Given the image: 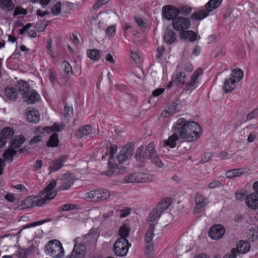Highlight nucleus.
<instances>
[{
    "label": "nucleus",
    "instance_id": "obj_15",
    "mask_svg": "<svg viewBox=\"0 0 258 258\" xmlns=\"http://www.w3.org/2000/svg\"><path fill=\"white\" fill-rule=\"evenodd\" d=\"M162 15L165 19L173 21L178 17V9L173 5H165L162 7Z\"/></svg>",
    "mask_w": 258,
    "mask_h": 258
},
{
    "label": "nucleus",
    "instance_id": "obj_9",
    "mask_svg": "<svg viewBox=\"0 0 258 258\" xmlns=\"http://www.w3.org/2000/svg\"><path fill=\"white\" fill-rule=\"evenodd\" d=\"M153 179V177L147 173L138 172L129 174L124 178L126 183H145L149 182Z\"/></svg>",
    "mask_w": 258,
    "mask_h": 258
},
{
    "label": "nucleus",
    "instance_id": "obj_31",
    "mask_svg": "<svg viewBox=\"0 0 258 258\" xmlns=\"http://www.w3.org/2000/svg\"><path fill=\"white\" fill-rule=\"evenodd\" d=\"M246 173L244 169L237 168L226 171L225 176L227 178H232L245 174Z\"/></svg>",
    "mask_w": 258,
    "mask_h": 258
},
{
    "label": "nucleus",
    "instance_id": "obj_33",
    "mask_svg": "<svg viewBox=\"0 0 258 258\" xmlns=\"http://www.w3.org/2000/svg\"><path fill=\"white\" fill-rule=\"evenodd\" d=\"M16 88L18 92L23 95L28 92L29 90L30 86L26 81L19 80L17 82Z\"/></svg>",
    "mask_w": 258,
    "mask_h": 258
},
{
    "label": "nucleus",
    "instance_id": "obj_24",
    "mask_svg": "<svg viewBox=\"0 0 258 258\" xmlns=\"http://www.w3.org/2000/svg\"><path fill=\"white\" fill-rule=\"evenodd\" d=\"M26 119L27 121L29 122L38 123L40 119L38 111L35 109L28 108L26 111Z\"/></svg>",
    "mask_w": 258,
    "mask_h": 258
},
{
    "label": "nucleus",
    "instance_id": "obj_11",
    "mask_svg": "<svg viewBox=\"0 0 258 258\" xmlns=\"http://www.w3.org/2000/svg\"><path fill=\"white\" fill-rule=\"evenodd\" d=\"M203 70L199 68L194 72L190 80L184 85L183 91L184 92H189L190 93L198 87L200 84L199 77L203 74Z\"/></svg>",
    "mask_w": 258,
    "mask_h": 258
},
{
    "label": "nucleus",
    "instance_id": "obj_14",
    "mask_svg": "<svg viewBox=\"0 0 258 258\" xmlns=\"http://www.w3.org/2000/svg\"><path fill=\"white\" fill-rule=\"evenodd\" d=\"M190 24L189 19L186 17H178L172 22L173 29L181 32L189 28Z\"/></svg>",
    "mask_w": 258,
    "mask_h": 258
},
{
    "label": "nucleus",
    "instance_id": "obj_25",
    "mask_svg": "<svg viewBox=\"0 0 258 258\" xmlns=\"http://www.w3.org/2000/svg\"><path fill=\"white\" fill-rule=\"evenodd\" d=\"M247 207L251 209L258 208V193H251L247 195L245 199Z\"/></svg>",
    "mask_w": 258,
    "mask_h": 258
},
{
    "label": "nucleus",
    "instance_id": "obj_63",
    "mask_svg": "<svg viewBox=\"0 0 258 258\" xmlns=\"http://www.w3.org/2000/svg\"><path fill=\"white\" fill-rule=\"evenodd\" d=\"M56 185V181L55 180H52L50 181L44 188L43 191L54 190V188Z\"/></svg>",
    "mask_w": 258,
    "mask_h": 258
},
{
    "label": "nucleus",
    "instance_id": "obj_27",
    "mask_svg": "<svg viewBox=\"0 0 258 258\" xmlns=\"http://www.w3.org/2000/svg\"><path fill=\"white\" fill-rule=\"evenodd\" d=\"M24 100L29 104L34 103L40 99L39 94L34 90L29 91V90L25 94L23 95Z\"/></svg>",
    "mask_w": 258,
    "mask_h": 258
},
{
    "label": "nucleus",
    "instance_id": "obj_60",
    "mask_svg": "<svg viewBox=\"0 0 258 258\" xmlns=\"http://www.w3.org/2000/svg\"><path fill=\"white\" fill-rule=\"evenodd\" d=\"M38 131L41 134H43L44 133L50 134L51 132H52L51 126H46L45 127H39L38 128Z\"/></svg>",
    "mask_w": 258,
    "mask_h": 258
},
{
    "label": "nucleus",
    "instance_id": "obj_56",
    "mask_svg": "<svg viewBox=\"0 0 258 258\" xmlns=\"http://www.w3.org/2000/svg\"><path fill=\"white\" fill-rule=\"evenodd\" d=\"M27 14V11L26 9L21 7L16 8L14 12V16H17L20 14L26 15Z\"/></svg>",
    "mask_w": 258,
    "mask_h": 258
},
{
    "label": "nucleus",
    "instance_id": "obj_34",
    "mask_svg": "<svg viewBox=\"0 0 258 258\" xmlns=\"http://www.w3.org/2000/svg\"><path fill=\"white\" fill-rule=\"evenodd\" d=\"M44 194H45L44 197L42 198V200H43V205L46 203L47 201L53 199L56 196L57 192L56 190H42L41 191V195H43Z\"/></svg>",
    "mask_w": 258,
    "mask_h": 258
},
{
    "label": "nucleus",
    "instance_id": "obj_5",
    "mask_svg": "<svg viewBox=\"0 0 258 258\" xmlns=\"http://www.w3.org/2000/svg\"><path fill=\"white\" fill-rule=\"evenodd\" d=\"M202 133V128L200 124L195 121H189L186 126L185 137L182 139L187 142H194L198 140Z\"/></svg>",
    "mask_w": 258,
    "mask_h": 258
},
{
    "label": "nucleus",
    "instance_id": "obj_19",
    "mask_svg": "<svg viewBox=\"0 0 258 258\" xmlns=\"http://www.w3.org/2000/svg\"><path fill=\"white\" fill-rule=\"evenodd\" d=\"M96 130L91 125H85L80 127L76 132L75 136L79 139L94 135Z\"/></svg>",
    "mask_w": 258,
    "mask_h": 258
},
{
    "label": "nucleus",
    "instance_id": "obj_51",
    "mask_svg": "<svg viewBox=\"0 0 258 258\" xmlns=\"http://www.w3.org/2000/svg\"><path fill=\"white\" fill-rule=\"evenodd\" d=\"M61 4L60 2H57L51 9V13L54 16H57L60 12Z\"/></svg>",
    "mask_w": 258,
    "mask_h": 258
},
{
    "label": "nucleus",
    "instance_id": "obj_8",
    "mask_svg": "<svg viewBox=\"0 0 258 258\" xmlns=\"http://www.w3.org/2000/svg\"><path fill=\"white\" fill-rule=\"evenodd\" d=\"M131 246V244L128 242L127 239L119 238L114 243L113 250L116 255L123 256L126 255Z\"/></svg>",
    "mask_w": 258,
    "mask_h": 258
},
{
    "label": "nucleus",
    "instance_id": "obj_57",
    "mask_svg": "<svg viewBox=\"0 0 258 258\" xmlns=\"http://www.w3.org/2000/svg\"><path fill=\"white\" fill-rule=\"evenodd\" d=\"M116 31V27L114 25L109 26L106 30V35L109 37H112L114 35Z\"/></svg>",
    "mask_w": 258,
    "mask_h": 258
},
{
    "label": "nucleus",
    "instance_id": "obj_36",
    "mask_svg": "<svg viewBox=\"0 0 258 258\" xmlns=\"http://www.w3.org/2000/svg\"><path fill=\"white\" fill-rule=\"evenodd\" d=\"M135 158L137 160L141 161H143L145 159L147 158L145 149L143 146H141L137 149Z\"/></svg>",
    "mask_w": 258,
    "mask_h": 258
},
{
    "label": "nucleus",
    "instance_id": "obj_45",
    "mask_svg": "<svg viewBox=\"0 0 258 258\" xmlns=\"http://www.w3.org/2000/svg\"><path fill=\"white\" fill-rule=\"evenodd\" d=\"M14 133V131L13 129L9 127H7L2 130L1 135L6 140L7 138H11L13 136Z\"/></svg>",
    "mask_w": 258,
    "mask_h": 258
},
{
    "label": "nucleus",
    "instance_id": "obj_55",
    "mask_svg": "<svg viewBox=\"0 0 258 258\" xmlns=\"http://www.w3.org/2000/svg\"><path fill=\"white\" fill-rule=\"evenodd\" d=\"M221 186L222 183L220 181L218 180H215L208 184L207 188L214 189L217 187H220Z\"/></svg>",
    "mask_w": 258,
    "mask_h": 258
},
{
    "label": "nucleus",
    "instance_id": "obj_2",
    "mask_svg": "<svg viewBox=\"0 0 258 258\" xmlns=\"http://www.w3.org/2000/svg\"><path fill=\"white\" fill-rule=\"evenodd\" d=\"M172 203L171 198L167 197L159 202L155 208L153 209L148 217V221L153 222L159 220L163 212L166 210Z\"/></svg>",
    "mask_w": 258,
    "mask_h": 258
},
{
    "label": "nucleus",
    "instance_id": "obj_13",
    "mask_svg": "<svg viewBox=\"0 0 258 258\" xmlns=\"http://www.w3.org/2000/svg\"><path fill=\"white\" fill-rule=\"evenodd\" d=\"M188 122L189 121H187L183 118L178 119L171 127L172 133L175 134L180 138H182V137H185L184 134L186 132V126Z\"/></svg>",
    "mask_w": 258,
    "mask_h": 258
},
{
    "label": "nucleus",
    "instance_id": "obj_4",
    "mask_svg": "<svg viewBox=\"0 0 258 258\" xmlns=\"http://www.w3.org/2000/svg\"><path fill=\"white\" fill-rule=\"evenodd\" d=\"M222 2V0H210L207 3L205 10L194 12L191 14L190 18L194 20H200L206 18L211 11L219 7Z\"/></svg>",
    "mask_w": 258,
    "mask_h": 258
},
{
    "label": "nucleus",
    "instance_id": "obj_20",
    "mask_svg": "<svg viewBox=\"0 0 258 258\" xmlns=\"http://www.w3.org/2000/svg\"><path fill=\"white\" fill-rule=\"evenodd\" d=\"M195 201L196 205L194 209V213H202L207 205L206 199L201 194L197 192L195 196Z\"/></svg>",
    "mask_w": 258,
    "mask_h": 258
},
{
    "label": "nucleus",
    "instance_id": "obj_18",
    "mask_svg": "<svg viewBox=\"0 0 258 258\" xmlns=\"http://www.w3.org/2000/svg\"><path fill=\"white\" fill-rule=\"evenodd\" d=\"M85 254V246L76 241L72 253L66 258H83Z\"/></svg>",
    "mask_w": 258,
    "mask_h": 258
},
{
    "label": "nucleus",
    "instance_id": "obj_61",
    "mask_svg": "<svg viewBox=\"0 0 258 258\" xmlns=\"http://www.w3.org/2000/svg\"><path fill=\"white\" fill-rule=\"evenodd\" d=\"M51 221H52V220L50 218H47V219H45L40 220V221H35V222H33V223H32L31 224V226H39V225L43 224L47 222H51Z\"/></svg>",
    "mask_w": 258,
    "mask_h": 258
},
{
    "label": "nucleus",
    "instance_id": "obj_10",
    "mask_svg": "<svg viewBox=\"0 0 258 258\" xmlns=\"http://www.w3.org/2000/svg\"><path fill=\"white\" fill-rule=\"evenodd\" d=\"M147 158H149L156 166L161 168L163 166V163L158 156L157 151L155 150V144L153 141L151 142L145 148Z\"/></svg>",
    "mask_w": 258,
    "mask_h": 258
},
{
    "label": "nucleus",
    "instance_id": "obj_26",
    "mask_svg": "<svg viewBox=\"0 0 258 258\" xmlns=\"http://www.w3.org/2000/svg\"><path fill=\"white\" fill-rule=\"evenodd\" d=\"M178 103L177 101H172L169 103L165 107L162 114L164 117L167 118L170 116L171 114H175L177 110L179 109Z\"/></svg>",
    "mask_w": 258,
    "mask_h": 258
},
{
    "label": "nucleus",
    "instance_id": "obj_62",
    "mask_svg": "<svg viewBox=\"0 0 258 258\" xmlns=\"http://www.w3.org/2000/svg\"><path fill=\"white\" fill-rule=\"evenodd\" d=\"M213 157V154L211 152L206 153L203 156L201 161L203 163H206L210 161Z\"/></svg>",
    "mask_w": 258,
    "mask_h": 258
},
{
    "label": "nucleus",
    "instance_id": "obj_17",
    "mask_svg": "<svg viewBox=\"0 0 258 258\" xmlns=\"http://www.w3.org/2000/svg\"><path fill=\"white\" fill-rule=\"evenodd\" d=\"M225 232L224 227L221 224L213 225L209 230V236L212 239H219Z\"/></svg>",
    "mask_w": 258,
    "mask_h": 258
},
{
    "label": "nucleus",
    "instance_id": "obj_6",
    "mask_svg": "<svg viewBox=\"0 0 258 258\" xmlns=\"http://www.w3.org/2000/svg\"><path fill=\"white\" fill-rule=\"evenodd\" d=\"M48 254L54 258L61 257L64 253V250L60 242L57 240L49 241L45 246Z\"/></svg>",
    "mask_w": 258,
    "mask_h": 258
},
{
    "label": "nucleus",
    "instance_id": "obj_53",
    "mask_svg": "<svg viewBox=\"0 0 258 258\" xmlns=\"http://www.w3.org/2000/svg\"><path fill=\"white\" fill-rule=\"evenodd\" d=\"M52 132H59L63 129L64 126L62 122H54L51 126Z\"/></svg>",
    "mask_w": 258,
    "mask_h": 258
},
{
    "label": "nucleus",
    "instance_id": "obj_23",
    "mask_svg": "<svg viewBox=\"0 0 258 258\" xmlns=\"http://www.w3.org/2000/svg\"><path fill=\"white\" fill-rule=\"evenodd\" d=\"M175 134L170 136L167 139L163 140L160 142V146L162 148L173 149L176 147L177 142L179 139Z\"/></svg>",
    "mask_w": 258,
    "mask_h": 258
},
{
    "label": "nucleus",
    "instance_id": "obj_47",
    "mask_svg": "<svg viewBox=\"0 0 258 258\" xmlns=\"http://www.w3.org/2000/svg\"><path fill=\"white\" fill-rule=\"evenodd\" d=\"M5 93L7 97L10 100H14L17 98V94L15 89L13 87L8 88L6 89Z\"/></svg>",
    "mask_w": 258,
    "mask_h": 258
},
{
    "label": "nucleus",
    "instance_id": "obj_64",
    "mask_svg": "<svg viewBox=\"0 0 258 258\" xmlns=\"http://www.w3.org/2000/svg\"><path fill=\"white\" fill-rule=\"evenodd\" d=\"M223 258H236V249H232L231 252L225 254Z\"/></svg>",
    "mask_w": 258,
    "mask_h": 258
},
{
    "label": "nucleus",
    "instance_id": "obj_58",
    "mask_svg": "<svg viewBox=\"0 0 258 258\" xmlns=\"http://www.w3.org/2000/svg\"><path fill=\"white\" fill-rule=\"evenodd\" d=\"M12 188L20 190L21 192L26 193L28 191L27 188L22 184H18L16 185H12Z\"/></svg>",
    "mask_w": 258,
    "mask_h": 258
},
{
    "label": "nucleus",
    "instance_id": "obj_22",
    "mask_svg": "<svg viewBox=\"0 0 258 258\" xmlns=\"http://www.w3.org/2000/svg\"><path fill=\"white\" fill-rule=\"evenodd\" d=\"M63 180L59 189L63 190L69 189L76 180L75 175L72 173H66L63 175Z\"/></svg>",
    "mask_w": 258,
    "mask_h": 258
},
{
    "label": "nucleus",
    "instance_id": "obj_52",
    "mask_svg": "<svg viewBox=\"0 0 258 258\" xmlns=\"http://www.w3.org/2000/svg\"><path fill=\"white\" fill-rule=\"evenodd\" d=\"M135 21L140 28H147V24L141 17L136 16Z\"/></svg>",
    "mask_w": 258,
    "mask_h": 258
},
{
    "label": "nucleus",
    "instance_id": "obj_48",
    "mask_svg": "<svg viewBox=\"0 0 258 258\" xmlns=\"http://www.w3.org/2000/svg\"><path fill=\"white\" fill-rule=\"evenodd\" d=\"M61 67L63 68L64 72L67 75H69L70 73L71 74H73L72 66L68 61L66 60L63 61L61 63Z\"/></svg>",
    "mask_w": 258,
    "mask_h": 258
},
{
    "label": "nucleus",
    "instance_id": "obj_29",
    "mask_svg": "<svg viewBox=\"0 0 258 258\" xmlns=\"http://www.w3.org/2000/svg\"><path fill=\"white\" fill-rule=\"evenodd\" d=\"M163 39L167 44L170 45L176 41V34L172 30L167 29L164 32Z\"/></svg>",
    "mask_w": 258,
    "mask_h": 258
},
{
    "label": "nucleus",
    "instance_id": "obj_50",
    "mask_svg": "<svg viewBox=\"0 0 258 258\" xmlns=\"http://www.w3.org/2000/svg\"><path fill=\"white\" fill-rule=\"evenodd\" d=\"M132 211V209L129 207H126L124 209H120L118 211L119 217L120 218H123L128 216Z\"/></svg>",
    "mask_w": 258,
    "mask_h": 258
},
{
    "label": "nucleus",
    "instance_id": "obj_28",
    "mask_svg": "<svg viewBox=\"0 0 258 258\" xmlns=\"http://www.w3.org/2000/svg\"><path fill=\"white\" fill-rule=\"evenodd\" d=\"M250 244L247 241L240 240L236 244V253H239L244 254L249 251L250 249Z\"/></svg>",
    "mask_w": 258,
    "mask_h": 258
},
{
    "label": "nucleus",
    "instance_id": "obj_43",
    "mask_svg": "<svg viewBox=\"0 0 258 258\" xmlns=\"http://www.w3.org/2000/svg\"><path fill=\"white\" fill-rule=\"evenodd\" d=\"M186 79V76L185 73L183 72H179L176 74L174 81L184 85L185 83Z\"/></svg>",
    "mask_w": 258,
    "mask_h": 258
},
{
    "label": "nucleus",
    "instance_id": "obj_38",
    "mask_svg": "<svg viewBox=\"0 0 258 258\" xmlns=\"http://www.w3.org/2000/svg\"><path fill=\"white\" fill-rule=\"evenodd\" d=\"M59 140L57 134L53 133L50 137L47 142L48 147H56L58 145Z\"/></svg>",
    "mask_w": 258,
    "mask_h": 258
},
{
    "label": "nucleus",
    "instance_id": "obj_49",
    "mask_svg": "<svg viewBox=\"0 0 258 258\" xmlns=\"http://www.w3.org/2000/svg\"><path fill=\"white\" fill-rule=\"evenodd\" d=\"M64 116L66 118L71 117L74 114L73 107L67 104L64 107Z\"/></svg>",
    "mask_w": 258,
    "mask_h": 258
},
{
    "label": "nucleus",
    "instance_id": "obj_40",
    "mask_svg": "<svg viewBox=\"0 0 258 258\" xmlns=\"http://www.w3.org/2000/svg\"><path fill=\"white\" fill-rule=\"evenodd\" d=\"M0 8L9 11L12 10L14 5L12 0H0Z\"/></svg>",
    "mask_w": 258,
    "mask_h": 258
},
{
    "label": "nucleus",
    "instance_id": "obj_35",
    "mask_svg": "<svg viewBox=\"0 0 258 258\" xmlns=\"http://www.w3.org/2000/svg\"><path fill=\"white\" fill-rule=\"evenodd\" d=\"M17 151L13 149H8L3 153L4 161H10L12 162L14 156L17 155Z\"/></svg>",
    "mask_w": 258,
    "mask_h": 258
},
{
    "label": "nucleus",
    "instance_id": "obj_39",
    "mask_svg": "<svg viewBox=\"0 0 258 258\" xmlns=\"http://www.w3.org/2000/svg\"><path fill=\"white\" fill-rule=\"evenodd\" d=\"M178 9V15L180 14L183 16L188 15L192 11V8L187 5H181Z\"/></svg>",
    "mask_w": 258,
    "mask_h": 258
},
{
    "label": "nucleus",
    "instance_id": "obj_37",
    "mask_svg": "<svg viewBox=\"0 0 258 258\" xmlns=\"http://www.w3.org/2000/svg\"><path fill=\"white\" fill-rule=\"evenodd\" d=\"M155 227V226L154 224H151L150 225L146 234V243H150V242H153Z\"/></svg>",
    "mask_w": 258,
    "mask_h": 258
},
{
    "label": "nucleus",
    "instance_id": "obj_46",
    "mask_svg": "<svg viewBox=\"0 0 258 258\" xmlns=\"http://www.w3.org/2000/svg\"><path fill=\"white\" fill-rule=\"evenodd\" d=\"M145 253L150 258H152L154 254V245L153 242L146 243Z\"/></svg>",
    "mask_w": 258,
    "mask_h": 258
},
{
    "label": "nucleus",
    "instance_id": "obj_30",
    "mask_svg": "<svg viewBox=\"0 0 258 258\" xmlns=\"http://www.w3.org/2000/svg\"><path fill=\"white\" fill-rule=\"evenodd\" d=\"M180 37L182 39H188L190 42H195L197 40L198 38L197 33L192 30H187L181 32Z\"/></svg>",
    "mask_w": 258,
    "mask_h": 258
},
{
    "label": "nucleus",
    "instance_id": "obj_21",
    "mask_svg": "<svg viewBox=\"0 0 258 258\" xmlns=\"http://www.w3.org/2000/svg\"><path fill=\"white\" fill-rule=\"evenodd\" d=\"M68 160L67 156H61L53 160L50 165L49 173L57 171L61 169Z\"/></svg>",
    "mask_w": 258,
    "mask_h": 258
},
{
    "label": "nucleus",
    "instance_id": "obj_59",
    "mask_svg": "<svg viewBox=\"0 0 258 258\" xmlns=\"http://www.w3.org/2000/svg\"><path fill=\"white\" fill-rule=\"evenodd\" d=\"M165 91V89L164 88H158L154 91H153L152 93L151 96L150 97V99L152 97H158L163 94Z\"/></svg>",
    "mask_w": 258,
    "mask_h": 258
},
{
    "label": "nucleus",
    "instance_id": "obj_16",
    "mask_svg": "<svg viewBox=\"0 0 258 258\" xmlns=\"http://www.w3.org/2000/svg\"><path fill=\"white\" fill-rule=\"evenodd\" d=\"M22 204L25 208L41 207L43 206V200L41 197L30 196L24 200Z\"/></svg>",
    "mask_w": 258,
    "mask_h": 258
},
{
    "label": "nucleus",
    "instance_id": "obj_12",
    "mask_svg": "<svg viewBox=\"0 0 258 258\" xmlns=\"http://www.w3.org/2000/svg\"><path fill=\"white\" fill-rule=\"evenodd\" d=\"M134 146V144L132 143L129 142L122 147L116 158V160L119 163H123L132 156Z\"/></svg>",
    "mask_w": 258,
    "mask_h": 258
},
{
    "label": "nucleus",
    "instance_id": "obj_41",
    "mask_svg": "<svg viewBox=\"0 0 258 258\" xmlns=\"http://www.w3.org/2000/svg\"><path fill=\"white\" fill-rule=\"evenodd\" d=\"M130 232V228L126 224H123L119 229L118 234L120 236V238L127 239V237L128 236Z\"/></svg>",
    "mask_w": 258,
    "mask_h": 258
},
{
    "label": "nucleus",
    "instance_id": "obj_7",
    "mask_svg": "<svg viewBox=\"0 0 258 258\" xmlns=\"http://www.w3.org/2000/svg\"><path fill=\"white\" fill-rule=\"evenodd\" d=\"M86 198L93 202H97L108 199L110 197L109 191L105 188L94 189L87 192Z\"/></svg>",
    "mask_w": 258,
    "mask_h": 258
},
{
    "label": "nucleus",
    "instance_id": "obj_3",
    "mask_svg": "<svg viewBox=\"0 0 258 258\" xmlns=\"http://www.w3.org/2000/svg\"><path fill=\"white\" fill-rule=\"evenodd\" d=\"M244 73L240 69H235L232 71L231 78L225 80L223 84V90L226 93L231 92L235 87V83L239 82L243 78Z\"/></svg>",
    "mask_w": 258,
    "mask_h": 258
},
{
    "label": "nucleus",
    "instance_id": "obj_44",
    "mask_svg": "<svg viewBox=\"0 0 258 258\" xmlns=\"http://www.w3.org/2000/svg\"><path fill=\"white\" fill-rule=\"evenodd\" d=\"M25 142V138L24 137H18L15 139H14L11 143V146L13 149L15 150V149H18Z\"/></svg>",
    "mask_w": 258,
    "mask_h": 258
},
{
    "label": "nucleus",
    "instance_id": "obj_32",
    "mask_svg": "<svg viewBox=\"0 0 258 258\" xmlns=\"http://www.w3.org/2000/svg\"><path fill=\"white\" fill-rule=\"evenodd\" d=\"M86 54L89 58L94 61H98L101 57L100 51L97 49H88Z\"/></svg>",
    "mask_w": 258,
    "mask_h": 258
},
{
    "label": "nucleus",
    "instance_id": "obj_42",
    "mask_svg": "<svg viewBox=\"0 0 258 258\" xmlns=\"http://www.w3.org/2000/svg\"><path fill=\"white\" fill-rule=\"evenodd\" d=\"M79 206L72 204H67L60 207L58 210V212L69 211L72 210H79Z\"/></svg>",
    "mask_w": 258,
    "mask_h": 258
},
{
    "label": "nucleus",
    "instance_id": "obj_1",
    "mask_svg": "<svg viewBox=\"0 0 258 258\" xmlns=\"http://www.w3.org/2000/svg\"><path fill=\"white\" fill-rule=\"evenodd\" d=\"M117 150V146L116 145L112 144L110 141H108L107 144V148L105 153L102 155L101 159H105L106 157L109 156L108 158V170L105 171V175L108 176H112L118 172V166L114 163L115 160L114 154Z\"/></svg>",
    "mask_w": 258,
    "mask_h": 258
},
{
    "label": "nucleus",
    "instance_id": "obj_54",
    "mask_svg": "<svg viewBox=\"0 0 258 258\" xmlns=\"http://www.w3.org/2000/svg\"><path fill=\"white\" fill-rule=\"evenodd\" d=\"M48 76L50 81L52 84H54L57 82L56 79V74L53 70H49L48 71Z\"/></svg>",
    "mask_w": 258,
    "mask_h": 258
}]
</instances>
